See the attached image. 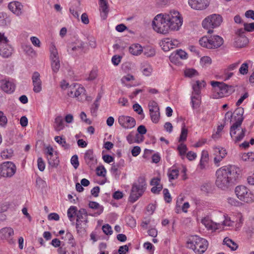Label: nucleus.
<instances>
[{"label": "nucleus", "mask_w": 254, "mask_h": 254, "mask_svg": "<svg viewBox=\"0 0 254 254\" xmlns=\"http://www.w3.org/2000/svg\"><path fill=\"white\" fill-rule=\"evenodd\" d=\"M183 23V19L177 11L157 15L152 22L153 29L158 33L165 34L170 30H178Z\"/></svg>", "instance_id": "1"}, {"label": "nucleus", "mask_w": 254, "mask_h": 254, "mask_svg": "<svg viewBox=\"0 0 254 254\" xmlns=\"http://www.w3.org/2000/svg\"><path fill=\"white\" fill-rule=\"evenodd\" d=\"M223 243L232 250H236L238 248L237 244L231 239L226 237L223 240Z\"/></svg>", "instance_id": "31"}, {"label": "nucleus", "mask_w": 254, "mask_h": 254, "mask_svg": "<svg viewBox=\"0 0 254 254\" xmlns=\"http://www.w3.org/2000/svg\"><path fill=\"white\" fill-rule=\"evenodd\" d=\"M128 251V247L127 245L121 246L118 250L119 254H126V253Z\"/></svg>", "instance_id": "63"}, {"label": "nucleus", "mask_w": 254, "mask_h": 254, "mask_svg": "<svg viewBox=\"0 0 254 254\" xmlns=\"http://www.w3.org/2000/svg\"><path fill=\"white\" fill-rule=\"evenodd\" d=\"M32 44L37 47H40L41 42L39 39L36 37H31L30 38Z\"/></svg>", "instance_id": "59"}, {"label": "nucleus", "mask_w": 254, "mask_h": 254, "mask_svg": "<svg viewBox=\"0 0 254 254\" xmlns=\"http://www.w3.org/2000/svg\"><path fill=\"white\" fill-rule=\"evenodd\" d=\"M164 197L165 201L170 203L172 201V197L167 189L163 190Z\"/></svg>", "instance_id": "50"}, {"label": "nucleus", "mask_w": 254, "mask_h": 254, "mask_svg": "<svg viewBox=\"0 0 254 254\" xmlns=\"http://www.w3.org/2000/svg\"><path fill=\"white\" fill-rule=\"evenodd\" d=\"M88 45L89 46L93 49H95L97 47V43L95 38L94 37H89L88 38Z\"/></svg>", "instance_id": "51"}, {"label": "nucleus", "mask_w": 254, "mask_h": 254, "mask_svg": "<svg viewBox=\"0 0 254 254\" xmlns=\"http://www.w3.org/2000/svg\"><path fill=\"white\" fill-rule=\"evenodd\" d=\"M208 246L207 241L197 236H191L187 243V247L192 249L195 253L201 254L207 249Z\"/></svg>", "instance_id": "4"}, {"label": "nucleus", "mask_w": 254, "mask_h": 254, "mask_svg": "<svg viewBox=\"0 0 254 254\" xmlns=\"http://www.w3.org/2000/svg\"><path fill=\"white\" fill-rule=\"evenodd\" d=\"M223 22L222 16L218 14H212L207 16L202 22L203 27L208 30V33H213V29L219 27Z\"/></svg>", "instance_id": "6"}, {"label": "nucleus", "mask_w": 254, "mask_h": 254, "mask_svg": "<svg viewBox=\"0 0 254 254\" xmlns=\"http://www.w3.org/2000/svg\"><path fill=\"white\" fill-rule=\"evenodd\" d=\"M150 115L152 121L154 123L158 122L160 117L159 110H153L150 112Z\"/></svg>", "instance_id": "39"}, {"label": "nucleus", "mask_w": 254, "mask_h": 254, "mask_svg": "<svg viewBox=\"0 0 254 254\" xmlns=\"http://www.w3.org/2000/svg\"><path fill=\"white\" fill-rule=\"evenodd\" d=\"M210 84L212 86L213 99H218L228 96L235 91V88L232 85H228L223 82L212 81Z\"/></svg>", "instance_id": "3"}, {"label": "nucleus", "mask_w": 254, "mask_h": 254, "mask_svg": "<svg viewBox=\"0 0 254 254\" xmlns=\"http://www.w3.org/2000/svg\"><path fill=\"white\" fill-rule=\"evenodd\" d=\"M77 218H76V227L78 228L79 227V225L81 224V222L82 221L85 222V223L87 222V219L82 214H80L77 213Z\"/></svg>", "instance_id": "43"}, {"label": "nucleus", "mask_w": 254, "mask_h": 254, "mask_svg": "<svg viewBox=\"0 0 254 254\" xmlns=\"http://www.w3.org/2000/svg\"><path fill=\"white\" fill-rule=\"evenodd\" d=\"M152 71V69L150 65H148L142 69V73L145 76H149L150 75Z\"/></svg>", "instance_id": "64"}, {"label": "nucleus", "mask_w": 254, "mask_h": 254, "mask_svg": "<svg viewBox=\"0 0 254 254\" xmlns=\"http://www.w3.org/2000/svg\"><path fill=\"white\" fill-rule=\"evenodd\" d=\"M223 39L218 35L210 37L204 36L199 40L200 45L208 49H216L220 47L223 44Z\"/></svg>", "instance_id": "7"}, {"label": "nucleus", "mask_w": 254, "mask_h": 254, "mask_svg": "<svg viewBox=\"0 0 254 254\" xmlns=\"http://www.w3.org/2000/svg\"><path fill=\"white\" fill-rule=\"evenodd\" d=\"M84 158L85 163L90 168H92L97 164V159L95 158L92 149H89L86 151Z\"/></svg>", "instance_id": "19"}, {"label": "nucleus", "mask_w": 254, "mask_h": 254, "mask_svg": "<svg viewBox=\"0 0 254 254\" xmlns=\"http://www.w3.org/2000/svg\"><path fill=\"white\" fill-rule=\"evenodd\" d=\"M121 57L120 56L115 55L112 58V62L115 65H118L121 62Z\"/></svg>", "instance_id": "60"}, {"label": "nucleus", "mask_w": 254, "mask_h": 254, "mask_svg": "<svg viewBox=\"0 0 254 254\" xmlns=\"http://www.w3.org/2000/svg\"><path fill=\"white\" fill-rule=\"evenodd\" d=\"M1 88L5 92L11 93L15 90L14 84L8 80H2L1 81Z\"/></svg>", "instance_id": "23"}, {"label": "nucleus", "mask_w": 254, "mask_h": 254, "mask_svg": "<svg viewBox=\"0 0 254 254\" xmlns=\"http://www.w3.org/2000/svg\"><path fill=\"white\" fill-rule=\"evenodd\" d=\"M85 89L78 84H73L68 88L67 94L69 97L78 98L79 96H84Z\"/></svg>", "instance_id": "12"}, {"label": "nucleus", "mask_w": 254, "mask_h": 254, "mask_svg": "<svg viewBox=\"0 0 254 254\" xmlns=\"http://www.w3.org/2000/svg\"><path fill=\"white\" fill-rule=\"evenodd\" d=\"M70 162L75 169L78 168L79 164L78 161V158L77 155H74L71 157Z\"/></svg>", "instance_id": "47"}, {"label": "nucleus", "mask_w": 254, "mask_h": 254, "mask_svg": "<svg viewBox=\"0 0 254 254\" xmlns=\"http://www.w3.org/2000/svg\"><path fill=\"white\" fill-rule=\"evenodd\" d=\"M179 58L181 59H186L187 58V54L184 51L181 49L177 50L175 52L171 54L169 59L171 62H175L176 60Z\"/></svg>", "instance_id": "24"}, {"label": "nucleus", "mask_w": 254, "mask_h": 254, "mask_svg": "<svg viewBox=\"0 0 254 254\" xmlns=\"http://www.w3.org/2000/svg\"><path fill=\"white\" fill-rule=\"evenodd\" d=\"M190 6L193 9L202 10L209 5L208 0H189Z\"/></svg>", "instance_id": "17"}, {"label": "nucleus", "mask_w": 254, "mask_h": 254, "mask_svg": "<svg viewBox=\"0 0 254 254\" xmlns=\"http://www.w3.org/2000/svg\"><path fill=\"white\" fill-rule=\"evenodd\" d=\"M102 230L103 232L106 235H111L113 232L112 228L109 224L103 225L102 226Z\"/></svg>", "instance_id": "52"}, {"label": "nucleus", "mask_w": 254, "mask_h": 254, "mask_svg": "<svg viewBox=\"0 0 254 254\" xmlns=\"http://www.w3.org/2000/svg\"><path fill=\"white\" fill-rule=\"evenodd\" d=\"M54 127L57 131H60L64 128V122L61 116H58L55 119Z\"/></svg>", "instance_id": "25"}, {"label": "nucleus", "mask_w": 254, "mask_h": 254, "mask_svg": "<svg viewBox=\"0 0 254 254\" xmlns=\"http://www.w3.org/2000/svg\"><path fill=\"white\" fill-rule=\"evenodd\" d=\"M9 9L13 13L19 16L22 13L23 5L18 1L11 2L8 5Z\"/></svg>", "instance_id": "22"}, {"label": "nucleus", "mask_w": 254, "mask_h": 254, "mask_svg": "<svg viewBox=\"0 0 254 254\" xmlns=\"http://www.w3.org/2000/svg\"><path fill=\"white\" fill-rule=\"evenodd\" d=\"M191 103L193 109H194L198 108L201 103V97H197L196 96L191 95Z\"/></svg>", "instance_id": "34"}, {"label": "nucleus", "mask_w": 254, "mask_h": 254, "mask_svg": "<svg viewBox=\"0 0 254 254\" xmlns=\"http://www.w3.org/2000/svg\"><path fill=\"white\" fill-rule=\"evenodd\" d=\"M14 235V231L9 227H4L0 230V239L2 240H6L9 243H13L10 238Z\"/></svg>", "instance_id": "16"}, {"label": "nucleus", "mask_w": 254, "mask_h": 254, "mask_svg": "<svg viewBox=\"0 0 254 254\" xmlns=\"http://www.w3.org/2000/svg\"><path fill=\"white\" fill-rule=\"evenodd\" d=\"M13 51V49L8 43L0 44V55L3 58H8L11 56Z\"/></svg>", "instance_id": "20"}, {"label": "nucleus", "mask_w": 254, "mask_h": 254, "mask_svg": "<svg viewBox=\"0 0 254 254\" xmlns=\"http://www.w3.org/2000/svg\"><path fill=\"white\" fill-rule=\"evenodd\" d=\"M13 154V151L12 149H6L1 152V157L3 159H10Z\"/></svg>", "instance_id": "37"}, {"label": "nucleus", "mask_w": 254, "mask_h": 254, "mask_svg": "<svg viewBox=\"0 0 254 254\" xmlns=\"http://www.w3.org/2000/svg\"><path fill=\"white\" fill-rule=\"evenodd\" d=\"M38 167L40 171H43L45 168V163L41 157H39L37 160Z\"/></svg>", "instance_id": "53"}, {"label": "nucleus", "mask_w": 254, "mask_h": 254, "mask_svg": "<svg viewBox=\"0 0 254 254\" xmlns=\"http://www.w3.org/2000/svg\"><path fill=\"white\" fill-rule=\"evenodd\" d=\"M51 67L54 73H57L60 67L58 52L54 45H52L50 48Z\"/></svg>", "instance_id": "11"}, {"label": "nucleus", "mask_w": 254, "mask_h": 254, "mask_svg": "<svg viewBox=\"0 0 254 254\" xmlns=\"http://www.w3.org/2000/svg\"><path fill=\"white\" fill-rule=\"evenodd\" d=\"M146 184L144 177L138 178L137 182L133 184L129 200L132 203L136 201L142 196L146 189Z\"/></svg>", "instance_id": "5"}, {"label": "nucleus", "mask_w": 254, "mask_h": 254, "mask_svg": "<svg viewBox=\"0 0 254 254\" xmlns=\"http://www.w3.org/2000/svg\"><path fill=\"white\" fill-rule=\"evenodd\" d=\"M96 174L98 176L105 177L106 174V170L104 166H99L96 168Z\"/></svg>", "instance_id": "49"}, {"label": "nucleus", "mask_w": 254, "mask_h": 254, "mask_svg": "<svg viewBox=\"0 0 254 254\" xmlns=\"http://www.w3.org/2000/svg\"><path fill=\"white\" fill-rule=\"evenodd\" d=\"M134 79V76L130 74H127L126 76H124L121 79V81L123 83H125L126 81H129Z\"/></svg>", "instance_id": "61"}, {"label": "nucleus", "mask_w": 254, "mask_h": 254, "mask_svg": "<svg viewBox=\"0 0 254 254\" xmlns=\"http://www.w3.org/2000/svg\"><path fill=\"white\" fill-rule=\"evenodd\" d=\"M125 166V161L123 159H120L118 162L112 164L111 168V173L115 175L116 178H119L120 174V170L123 168Z\"/></svg>", "instance_id": "21"}, {"label": "nucleus", "mask_w": 254, "mask_h": 254, "mask_svg": "<svg viewBox=\"0 0 254 254\" xmlns=\"http://www.w3.org/2000/svg\"><path fill=\"white\" fill-rule=\"evenodd\" d=\"M10 20L5 13H0V26H4L10 23Z\"/></svg>", "instance_id": "35"}, {"label": "nucleus", "mask_w": 254, "mask_h": 254, "mask_svg": "<svg viewBox=\"0 0 254 254\" xmlns=\"http://www.w3.org/2000/svg\"><path fill=\"white\" fill-rule=\"evenodd\" d=\"M77 45L74 46L72 44L71 46H68L67 51L70 54H73V52L78 51L79 50L83 51L84 49L85 43L82 41H78Z\"/></svg>", "instance_id": "26"}, {"label": "nucleus", "mask_w": 254, "mask_h": 254, "mask_svg": "<svg viewBox=\"0 0 254 254\" xmlns=\"http://www.w3.org/2000/svg\"><path fill=\"white\" fill-rule=\"evenodd\" d=\"M7 122V118L1 111H0V125L4 126L6 124Z\"/></svg>", "instance_id": "58"}, {"label": "nucleus", "mask_w": 254, "mask_h": 254, "mask_svg": "<svg viewBox=\"0 0 254 254\" xmlns=\"http://www.w3.org/2000/svg\"><path fill=\"white\" fill-rule=\"evenodd\" d=\"M119 124L125 128H131L135 126V119L129 116H121L119 117Z\"/></svg>", "instance_id": "13"}, {"label": "nucleus", "mask_w": 254, "mask_h": 254, "mask_svg": "<svg viewBox=\"0 0 254 254\" xmlns=\"http://www.w3.org/2000/svg\"><path fill=\"white\" fill-rule=\"evenodd\" d=\"M89 207L91 209L97 210L93 215L94 216L101 214L103 211V207L95 201H90L89 203Z\"/></svg>", "instance_id": "27"}, {"label": "nucleus", "mask_w": 254, "mask_h": 254, "mask_svg": "<svg viewBox=\"0 0 254 254\" xmlns=\"http://www.w3.org/2000/svg\"><path fill=\"white\" fill-rule=\"evenodd\" d=\"M16 171V167L12 162H4L0 165V175L2 177H11Z\"/></svg>", "instance_id": "10"}, {"label": "nucleus", "mask_w": 254, "mask_h": 254, "mask_svg": "<svg viewBox=\"0 0 254 254\" xmlns=\"http://www.w3.org/2000/svg\"><path fill=\"white\" fill-rule=\"evenodd\" d=\"M149 108V112L151 111L153 109V110H159V107L158 106L157 103L155 101L150 102L148 105Z\"/></svg>", "instance_id": "56"}, {"label": "nucleus", "mask_w": 254, "mask_h": 254, "mask_svg": "<svg viewBox=\"0 0 254 254\" xmlns=\"http://www.w3.org/2000/svg\"><path fill=\"white\" fill-rule=\"evenodd\" d=\"M215 157L214 162L217 166H219V163L226 156L227 153L226 149L221 147H215L214 148Z\"/></svg>", "instance_id": "15"}, {"label": "nucleus", "mask_w": 254, "mask_h": 254, "mask_svg": "<svg viewBox=\"0 0 254 254\" xmlns=\"http://www.w3.org/2000/svg\"><path fill=\"white\" fill-rule=\"evenodd\" d=\"M134 111L139 115H141L143 113V110L140 105L138 103H135L132 107Z\"/></svg>", "instance_id": "57"}, {"label": "nucleus", "mask_w": 254, "mask_h": 254, "mask_svg": "<svg viewBox=\"0 0 254 254\" xmlns=\"http://www.w3.org/2000/svg\"><path fill=\"white\" fill-rule=\"evenodd\" d=\"M248 67V64L247 63H243L239 68V72L243 75L247 74Z\"/></svg>", "instance_id": "48"}, {"label": "nucleus", "mask_w": 254, "mask_h": 254, "mask_svg": "<svg viewBox=\"0 0 254 254\" xmlns=\"http://www.w3.org/2000/svg\"><path fill=\"white\" fill-rule=\"evenodd\" d=\"M185 75L187 77H192L198 75V72L193 68H188L185 70Z\"/></svg>", "instance_id": "45"}, {"label": "nucleus", "mask_w": 254, "mask_h": 254, "mask_svg": "<svg viewBox=\"0 0 254 254\" xmlns=\"http://www.w3.org/2000/svg\"><path fill=\"white\" fill-rule=\"evenodd\" d=\"M242 124V120L241 119L234 123L230 127V134L235 143L240 141L245 136L246 128H242L241 130L240 129Z\"/></svg>", "instance_id": "8"}, {"label": "nucleus", "mask_w": 254, "mask_h": 254, "mask_svg": "<svg viewBox=\"0 0 254 254\" xmlns=\"http://www.w3.org/2000/svg\"><path fill=\"white\" fill-rule=\"evenodd\" d=\"M177 149L179 151L180 155L181 156H184L186 154V152L188 149L187 146L185 144L181 143L178 145Z\"/></svg>", "instance_id": "46"}, {"label": "nucleus", "mask_w": 254, "mask_h": 254, "mask_svg": "<svg viewBox=\"0 0 254 254\" xmlns=\"http://www.w3.org/2000/svg\"><path fill=\"white\" fill-rule=\"evenodd\" d=\"M244 114V109L242 107L237 108L234 112L235 115V120L236 122H238L239 120L242 119V122L243 121L244 118L243 117Z\"/></svg>", "instance_id": "36"}, {"label": "nucleus", "mask_w": 254, "mask_h": 254, "mask_svg": "<svg viewBox=\"0 0 254 254\" xmlns=\"http://www.w3.org/2000/svg\"><path fill=\"white\" fill-rule=\"evenodd\" d=\"M188 135V129L185 127V126L182 128L181 133L179 140V142H182L186 140Z\"/></svg>", "instance_id": "41"}, {"label": "nucleus", "mask_w": 254, "mask_h": 254, "mask_svg": "<svg viewBox=\"0 0 254 254\" xmlns=\"http://www.w3.org/2000/svg\"><path fill=\"white\" fill-rule=\"evenodd\" d=\"M201 88V82L197 80L196 81V84L192 86L193 91L191 95L196 96L197 97L200 96V89Z\"/></svg>", "instance_id": "32"}, {"label": "nucleus", "mask_w": 254, "mask_h": 254, "mask_svg": "<svg viewBox=\"0 0 254 254\" xmlns=\"http://www.w3.org/2000/svg\"><path fill=\"white\" fill-rule=\"evenodd\" d=\"M140 148L138 146H134L131 150V154L133 156L136 157L140 153Z\"/></svg>", "instance_id": "62"}, {"label": "nucleus", "mask_w": 254, "mask_h": 254, "mask_svg": "<svg viewBox=\"0 0 254 254\" xmlns=\"http://www.w3.org/2000/svg\"><path fill=\"white\" fill-rule=\"evenodd\" d=\"M24 52L27 55L32 56L35 54L33 49L30 45H24L22 46Z\"/></svg>", "instance_id": "44"}, {"label": "nucleus", "mask_w": 254, "mask_h": 254, "mask_svg": "<svg viewBox=\"0 0 254 254\" xmlns=\"http://www.w3.org/2000/svg\"><path fill=\"white\" fill-rule=\"evenodd\" d=\"M179 44L180 43L177 40H171L169 38L164 39L160 43V46L165 52H167L171 49L178 47Z\"/></svg>", "instance_id": "14"}, {"label": "nucleus", "mask_w": 254, "mask_h": 254, "mask_svg": "<svg viewBox=\"0 0 254 254\" xmlns=\"http://www.w3.org/2000/svg\"><path fill=\"white\" fill-rule=\"evenodd\" d=\"M248 42V39L246 36H237L234 42V46L237 48H242L245 46Z\"/></svg>", "instance_id": "28"}, {"label": "nucleus", "mask_w": 254, "mask_h": 254, "mask_svg": "<svg viewBox=\"0 0 254 254\" xmlns=\"http://www.w3.org/2000/svg\"><path fill=\"white\" fill-rule=\"evenodd\" d=\"M77 208L76 206H71L67 210V216L70 221H72L74 215L76 214Z\"/></svg>", "instance_id": "42"}, {"label": "nucleus", "mask_w": 254, "mask_h": 254, "mask_svg": "<svg viewBox=\"0 0 254 254\" xmlns=\"http://www.w3.org/2000/svg\"><path fill=\"white\" fill-rule=\"evenodd\" d=\"M40 76L39 73L36 71L33 73L32 77L33 91L35 93H39L42 90V81Z\"/></svg>", "instance_id": "18"}, {"label": "nucleus", "mask_w": 254, "mask_h": 254, "mask_svg": "<svg viewBox=\"0 0 254 254\" xmlns=\"http://www.w3.org/2000/svg\"><path fill=\"white\" fill-rule=\"evenodd\" d=\"M47 159L49 164L52 167H56L58 165L59 161L56 154L54 155V157L47 156Z\"/></svg>", "instance_id": "38"}, {"label": "nucleus", "mask_w": 254, "mask_h": 254, "mask_svg": "<svg viewBox=\"0 0 254 254\" xmlns=\"http://www.w3.org/2000/svg\"><path fill=\"white\" fill-rule=\"evenodd\" d=\"M241 172L240 169L235 165L221 167L216 172V186L222 190L229 189L237 183L241 177Z\"/></svg>", "instance_id": "2"}, {"label": "nucleus", "mask_w": 254, "mask_h": 254, "mask_svg": "<svg viewBox=\"0 0 254 254\" xmlns=\"http://www.w3.org/2000/svg\"><path fill=\"white\" fill-rule=\"evenodd\" d=\"M168 177L170 181L177 179L179 175V170L176 169H170L168 173Z\"/></svg>", "instance_id": "40"}, {"label": "nucleus", "mask_w": 254, "mask_h": 254, "mask_svg": "<svg viewBox=\"0 0 254 254\" xmlns=\"http://www.w3.org/2000/svg\"><path fill=\"white\" fill-rule=\"evenodd\" d=\"M99 4L100 10L103 13L102 16L105 19L109 12L108 2L106 0H99Z\"/></svg>", "instance_id": "29"}, {"label": "nucleus", "mask_w": 254, "mask_h": 254, "mask_svg": "<svg viewBox=\"0 0 254 254\" xmlns=\"http://www.w3.org/2000/svg\"><path fill=\"white\" fill-rule=\"evenodd\" d=\"M55 140L62 145L64 149H67L69 148V145L66 143L65 138H63L62 136H56L55 137Z\"/></svg>", "instance_id": "33"}, {"label": "nucleus", "mask_w": 254, "mask_h": 254, "mask_svg": "<svg viewBox=\"0 0 254 254\" xmlns=\"http://www.w3.org/2000/svg\"><path fill=\"white\" fill-rule=\"evenodd\" d=\"M235 191L237 197L241 201L250 203L254 200V195L252 191L244 186L236 187Z\"/></svg>", "instance_id": "9"}, {"label": "nucleus", "mask_w": 254, "mask_h": 254, "mask_svg": "<svg viewBox=\"0 0 254 254\" xmlns=\"http://www.w3.org/2000/svg\"><path fill=\"white\" fill-rule=\"evenodd\" d=\"M244 26L246 31L252 32L254 31V22L251 23H244Z\"/></svg>", "instance_id": "54"}, {"label": "nucleus", "mask_w": 254, "mask_h": 254, "mask_svg": "<svg viewBox=\"0 0 254 254\" xmlns=\"http://www.w3.org/2000/svg\"><path fill=\"white\" fill-rule=\"evenodd\" d=\"M99 107L98 100H96L91 108V113L92 115L96 114Z\"/></svg>", "instance_id": "55"}, {"label": "nucleus", "mask_w": 254, "mask_h": 254, "mask_svg": "<svg viewBox=\"0 0 254 254\" xmlns=\"http://www.w3.org/2000/svg\"><path fill=\"white\" fill-rule=\"evenodd\" d=\"M129 51L131 54L137 56L142 52V48L138 44H133L130 46Z\"/></svg>", "instance_id": "30"}]
</instances>
